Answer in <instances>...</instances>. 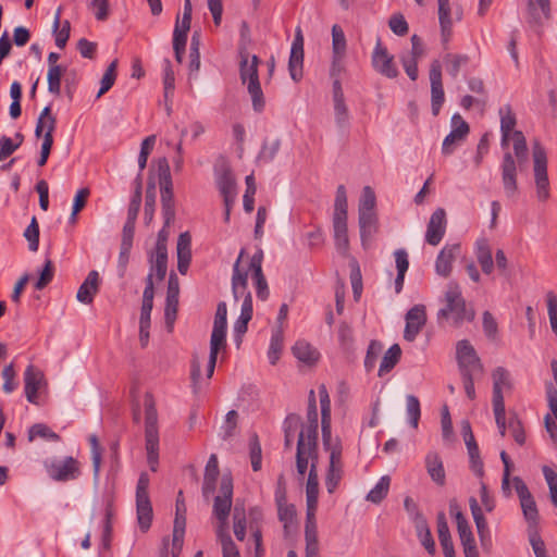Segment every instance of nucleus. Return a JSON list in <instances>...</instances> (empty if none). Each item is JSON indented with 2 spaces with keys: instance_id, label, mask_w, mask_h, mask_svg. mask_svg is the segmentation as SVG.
<instances>
[{
  "instance_id": "nucleus-1",
  "label": "nucleus",
  "mask_w": 557,
  "mask_h": 557,
  "mask_svg": "<svg viewBox=\"0 0 557 557\" xmlns=\"http://www.w3.org/2000/svg\"><path fill=\"white\" fill-rule=\"evenodd\" d=\"M262 263L263 250L257 248L248 260H246L245 250L242 249L233 264L232 294L236 301L243 298L240 314L233 327L234 335L238 339L247 332L248 322L251 320L253 312L252 297L248 288V277L250 276L252 280L258 299L264 301L270 295L268 282L262 271Z\"/></svg>"
},
{
  "instance_id": "nucleus-2",
  "label": "nucleus",
  "mask_w": 557,
  "mask_h": 557,
  "mask_svg": "<svg viewBox=\"0 0 557 557\" xmlns=\"http://www.w3.org/2000/svg\"><path fill=\"white\" fill-rule=\"evenodd\" d=\"M156 173L161 193V202L164 216V226L158 234L156 248L151 252L149 263L152 270L157 271V280L163 281L168 271V248L166 240L169 232L165 230L174 221V193L172 174L168 160L160 158L157 162Z\"/></svg>"
},
{
  "instance_id": "nucleus-3",
  "label": "nucleus",
  "mask_w": 557,
  "mask_h": 557,
  "mask_svg": "<svg viewBox=\"0 0 557 557\" xmlns=\"http://www.w3.org/2000/svg\"><path fill=\"white\" fill-rule=\"evenodd\" d=\"M227 307L224 301L218 304L213 329L210 338V352L206 362L194 357L190 363V387L196 397H199L209 387L213 375L218 355L226 347Z\"/></svg>"
},
{
  "instance_id": "nucleus-4",
  "label": "nucleus",
  "mask_w": 557,
  "mask_h": 557,
  "mask_svg": "<svg viewBox=\"0 0 557 557\" xmlns=\"http://www.w3.org/2000/svg\"><path fill=\"white\" fill-rule=\"evenodd\" d=\"M348 202L347 191L344 185L336 188L334 199V211L332 216L333 238L336 250L344 257L348 256L349 237H348Z\"/></svg>"
},
{
  "instance_id": "nucleus-5",
  "label": "nucleus",
  "mask_w": 557,
  "mask_h": 557,
  "mask_svg": "<svg viewBox=\"0 0 557 557\" xmlns=\"http://www.w3.org/2000/svg\"><path fill=\"white\" fill-rule=\"evenodd\" d=\"M480 499L482 506L479 504L475 497H470L469 507L476 527L481 545L484 549H490L492 546L491 530L483 511L485 510L486 512H492L495 509L496 504L494 497L491 495L486 484L483 481L480 482Z\"/></svg>"
},
{
  "instance_id": "nucleus-6",
  "label": "nucleus",
  "mask_w": 557,
  "mask_h": 557,
  "mask_svg": "<svg viewBox=\"0 0 557 557\" xmlns=\"http://www.w3.org/2000/svg\"><path fill=\"white\" fill-rule=\"evenodd\" d=\"M145 407V437L147 461L151 471H157L159 459V435H158V414L152 396L147 393L144 397Z\"/></svg>"
},
{
  "instance_id": "nucleus-7",
  "label": "nucleus",
  "mask_w": 557,
  "mask_h": 557,
  "mask_svg": "<svg viewBox=\"0 0 557 557\" xmlns=\"http://www.w3.org/2000/svg\"><path fill=\"white\" fill-rule=\"evenodd\" d=\"M446 306L438 311V318H451L455 324L474 319V311L468 309L457 283H449L445 293Z\"/></svg>"
},
{
  "instance_id": "nucleus-8",
  "label": "nucleus",
  "mask_w": 557,
  "mask_h": 557,
  "mask_svg": "<svg viewBox=\"0 0 557 557\" xmlns=\"http://www.w3.org/2000/svg\"><path fill=\"white\" fill-rule=\"evenodd\" d=\"M532 157L535 198L539 202L545 203L552 195L547 173V156L545 148L537 141L533 145Z\"/></svg>"
},
{
  "instance_id": "nucleus-9",
  "label": "nucleus",
  "mask_w": 557,
  "mask_h": 557,
  "mask_svg": "<svg viewBox=\"0 0 557 557\" xmlns=\"http://www.w3.org/2000/svg\"><path fill=\"white\" fill-rule=\"evenodd\" d=\"M310 454L308 456H304L305 463L302 468H299L298 463V451L296 453V468L297 472L300 476H304L305 473L308 470V467H310L307 483H306V504H307V511H310V515H312V511H317L318 509V500H319V478H318V471H317V465H318V448H312V451H309Z\"/></svg>"
},
{
  "instance_id": "nucleus-10",
  "label": "nucleus",
  "mask_w": 557,
  "mask_h": 557,
  "mask_svg": "<svg viewBox=\"0 0 557 557\" xmlns=\"http://www.w3.org/2000/svg\"><path fill=\"white\" fill-rule=\"evenodd\" d=\"M308 422L302 426L297 442L298 448V463L299 468H302L305 463L304 456H308L310 449L317 447V438H318V411L314 397L309 405L308 409Z\"/></svg>"
},
{
  "instance_id": "nucleus-11",
  "label": "nucleus",
  "mask_w": 557,
  "mask_h": 557,
  "mask_svg": "<svg viewBox=\"0 0 557 557\" xmlns=\"http://www.w3.org/2000/svg\"><path fill=\"white\" fill-rule=\"evenodd\" d=\"M258 57L248 53L240 55V78L247 85L252 104H262V90L258 77Z\"/></svg>"
},
{
  "instance_id": "nucleus-12",
  "label": "nucleus",
  "mask_w": 557,
  "mask_h": 557,
  "mask_svg": "<svg viewBox=\"0 0 557 557\" xmlns=\"http://www.w3.org/2000/svg\"><path fill=\"white\" fill-rule=\"evenodd\" d=\"M233 482L231 476L224 475L221 480L219 495L214 498L213 515L219 520L216 535L227 532V519L232 507Z\"/></svg>"
},
{
  "instance_id": "nucleus-13",
  "label": "nucleus",
  "mask_w": 557,
  "mask_h": 557,
  "mask_svg": "<svg viewBox=\"0 0 557 557\" xmlns=\"http://www.w3.org/2000/svg\"><path fill=\"white\" fill-rule=\"evenodd\" d=\"M149 476L147 473L139 475L136 486V512L139 529L147 532L152 522V507L148 494Z\"/></svg>"
},
{
  "instance_id": "nucleus-14",
  "label": "nucleus",
  "mask_w": 557,
  "mask_h": 557,
  "mask_svg": "<svg viewBox=\"0 0 557 557\" xmlns=\"http://www.w3.org/2000/svg\"><path fill=\"white\" fill-rule=\"evenodd\" d=\"M513 488L519 497L523 517L528 522L529 529H537L539 510L535 500L530 493L527 484L519 476L512 478Z\"/></svg>"
},
{
  "instance_id": "nucleus-15",
  "label": "nucleus",
  "mask_w": 557,
  "mask_h": 557,
  "mask_svg": "<svg viewBox=\"0 0 557 557\" xmlns=\"http://www.w3.org/2000/svg\"><path fill=\"white\" fill-rule=\"evenodd\" d=\"M456 360L460 374L483 372V364L474 347L467 339L457 342Z\"/></svg>"
},
{
  "instance_id": "nucleus-16",
  "label": "nucleus",
  "mask_w": 557,
  "mask_h": 557,
  "mask_svg": "<svg viewBox=\"0 0 557 557\" xmlns=\"http://www.w3.org/2000/svg\"><path fill=\"white\" fill-rule=\"evenodd\" d=\"M46 469L49 476L58 482L76 480L81 475L79 462L73 457L47 461Z\"/></svg>"
},
{
  "instance_id": "nucleus-17",
  "label": "nucleus",
  "mask_w": 557,
  "mask_h": 557,
  "mask_svg": "<svg viewBox=\"0 0 557 557\" xmlns=\"http://www.w3.org/2000/svg\"><path fill=\"white\" fill-rule=\"evenodd\" d=\"M214 182L223 197L224 202H235L237 198V185L231 168L225 163L214 166Z\"/></svg>"
},
{
  "instance_id": "nucleus-18",
  "label": "nucleus",
  "mask_w": 557,
  "mask_h": 557,
  "mask_svg": "<svg viewBox=\"0 0 557 557\" xmlns=\"http://www.w3.org/2000/svg\"><path fill=\"white\" fill-rule=\"evenodd\" d=\"M371 63L377 73L387 78H396L398 76L399 72L396 64L394 63V57L388 53L381 39L376 40L371 57Z\"/></svg>"
},
{
  "instance_id": "nucleus-19",
  "label": "nucleus",
  "mask_w": 557,
  "mask_h": 557,
  "mask_svg": "<svg viewBox=\"0 0 557 557\" xmlns=\"http://www.w3.org/2000/svg\"><path fill=\"white\" fill-rule=\"evenodd\" d=\"M492 405H505L504 395L513 388L511 372L505 367H496L492 373Z\"/></svg>"
},
{
  "instance_id": "nucleus-20",
  "label": "nucleus",
  "mask_w": 557,
  "mask_h": 557,
  "mask_svg": "<svg viewBox=\"0 0 557 557\" xmlns=\"http://www.w3.org/2000/svg\"><path fill=\"white\" fill-rule=\"evenodd\" d=\"M324 447L330 450V465L325 476V486L327 492L332 494L342 479V448L338 443L333 445L332 440L329 446Z\"/></svg>"
},
{
  "instance_id": "nucleus-21",
  "label": "nucleus",
  "mask_w": 557,
  "mask_h": 557,
  "mask_svg": "<svg viewBox=\"0 0 557 557\" xmlns=\"http://www.w3.org/2000/svg\"><path fill=\"white\" fill-rule=\"evenodd\" d=\"M552 17L550 0H528L525 21L533 28H542Z\"/></svg>"
},
{
  "instance_id": "nucleus-22",
  "label": "nucleus",
  "mask_w": 557,
  "mask_h": 557,
  "mask_svg": "<svg viewBox=\"0 0 557 557\" xmlns=\"http://www.w3.org/2000/svg\"><path fill=\"white\" fill-rule=\"evenodd\" d=\"M468 134V123L459 114H454L450 121V132L444 138L442 144L443 154H451L456 146L459 145L462 140H465Z\"/></svg>"
},
{
  "instance_id": "nucleus-23",
  "label": "nucleus",
  "mask_w": 557,
  "mask_h": 557,
  "mask_svg": "<svg viewBox=\"0 0 557 557\" xmlns=\"http://www.w3.org/2000/svg\"><path fill=\"white\" fill-rule=\"evenodd\" d=\"M404 338L413 342L426 323V310L424 305H414L405 315Z\"/></svg>"
},
{
  "instance_id": "nucleus-24",
  "label": "nucleus",
  "mask_w": 557,
  "mask_h": 557,
  "mask_svg": "<svg viewBox=\"0 0 557 557\" xmlns=\"http://www.w3.org/2000/svg\"><path fill=\"white\" fill-rule=\"evenodd\" d=\"M502 183L504 194L508 199H515L518 194L517 163L510 152H505L502 164Z\"/></svg>"
},
{
  "instance_id": "nucleus-25",
  "label": "nucleus",
  "mask_w": 557,
  "mask_h": 557,
  "mask_svg": "<svg viewBox=\"0 0 557 557\" xmlns=\"http://www.w3.org/2000/svg\"><path fill=\"white\" fill-rule=\"evenodd\" d=\"M304 67V35L300 27L295 29L294 40L290 47L288 70L293 81L297 82L302 77Z\"/></svg>"
},
{
  "instance_id": "nucleus-26",
  "label": "nucleus",
  "mask_w": 557,
  "mask_h": 557,
  "mask_svg": "<svg viewBox=\"0 0 557 557\" xmlns=\"http://www.w3.org/2000/svg\"><path fill=\"white\" fill-rule=\"evenodd\" d=\"M460 244H446L438 252L435 260V272L437 275L447 277L450 275L453 264L460 255Z\"/></svg>"
},
{
  "instance_id": "nucleus-27",
  "label": "nucleus",
  "mask_w": 557,
  "mask_h": 557,
  "mask_svg": "<svg viewBox=\"0 0 557 557\" xmlns=\"http://www.w3.org/2000/svg\"><path fill=\"white\" fill-rule=\"evenodd\" d=\"M446 232V212L444 209H436L428 223L425 240L432 246H437Z\"/></svg>"
},
{
  "instance_id": "nucleus-28",
  "label": "nucleus",
  "mask_w": 557,
  "mask_h": 557,
  "mask_svg": "<svg viewBox=\"0 0 557 557\" xmlns=\"http://www.w3.org/2000/svg\"><path fill=\"white\" fill-rule=\"evenodd\" d=\"M44 383L45 376L42 371L29 364L24 372V392L29 403L37 404V393Z\"/></svg>"
},
{
  "instance_id": "nucleus-29",
  "label": "nucleus",
  "mask_w": 557,
  "mask_h": 557,
  "mask_svg": "<svg viewBox=\"0 0 557 557\" xmlns=\"http://www.w3.org/2000/svg\"><path fill=\"white\" fill-rule=\"evenodd\" d=\"M191 257V236L188 232L181 233L176 239V268L182 275L187 274Z\"/></svg>"
},
{
  "instance_id": "nucleus-30",
  "label": "nucleus",
  "mask_w": 557,
  "mask_h": 557,
  "mask_svg": "<svg viewBox=\"0 0 557 557\" xmlns=\"http://www.w3.org/2000/svg\"><path fill=\"white\" fill-rule=\"evenodd\" d=\"M441 40L446 48L453 37L454 13L449 0H437Z\"/></svg>"
},
{
  "instance_id": "nucleus-31",
  "label": "nucleus",
  "mask_w": 557,
  "mask_h": 557,
  "mask_svg": "<svg viewBox=\"0 0 557 557\" xmlns=\"http://www.w3.org/2000/svg\"><path fill=\"white\" fill-rule=\"evenodd\" d=\"M358 225L360 232L361 245L368 249L373 235L377 232L379 220L376 212H359Z\"/></svg>"
},
{
  "instance_id": "nucleus-32",
  "label": "nucleus",
  "mask_w": 557,
  "mask_h": 557,
  "mask_svg": "<svg viewBox=\"0 0 557 557\" xmlns=\"http://www.w3.org/2000/svg\"><path fill=\"white\" fill-rule=\"evenodd\" d=\"M474 255L482 272L486 275L492 274L494 270V260L492 249L486 237H480L475 240Z\"/></svg>"
},
{
  "instance_id": "nucleus-33",
  "label": "nucleus",
  "mask_w": 557,
  "mask_h": 557,
  "mask_svg": "<svg viewBox=\"0 0 557 557\" xmlns=\"http://www.w3.org/2000/svg\"><path fill=\"white\" fill-rule=\"evenodd\" d=\"M294 357L306 367H313L320 359V352L311 344L299 339L292 348Z\"/></svg>"
},
{
  "instance_id": "nucleus-34",
  "label": "nucleus",
  "mask_w": 557,
  "mask_h": 557,
  "mask_svg": "<svg viewBox=\"0 0 557 557\" xmlns=\"http://www.w3.org/2000/svg\"><path fill=\"white\" fill-rule=\"evenodd\" d=\"M99 290V273L92 270L88 273L85 281L79 286L76 299L85 305H90L94 301L95 295Z\"/></svg>"
},
{
  "instance_id": "nucleus-35",
  "label": "nucleus",
  "mask_w": 557,
  "mask_h": 557,
  "mask_svg": "<svg viewBox=\"0 0 557 557\" xmlns=\"http://www.w3.org/2000/svg\"><path fill=\"white\" fill-rule=\"evenodd\" d=\"M320 396V406H321V416H322V438L323 445L329 446L330 441L332 440L331 434V401L326 388L322 386L319 389Z\"/></svg>"
},
{
  "instance_id": "nucleus-36",
  "label": "nucleus",
  "mask_w": 557,
  "mask_h": 557,
  "mask_svg": "<svg viewBox=\"0 0 557 557\" xmlns=\"http://www.w3.org/2000/svg\"><path fill=\"white\" fill-rule=\"evenodd\" d=\"M315 512L312 511V515H310V511H307L306 515V557H317L319 552Z\"/></svg>"
},
{
  "instance_id": "nucleus-37",
  "label": "nucleus",
  "mask_w": 557,
  "mask_h": 557,
  "mask_svg": "<svg viewBox=\"0 0 557 557\" xmlns=\"http://www.w3.org/2000/svg\"><path fill=\"white\" fill-rule=\"evenodd\" d=\"M425 468L428 474L437 485H444L446 474L442 458L436 451H429L425 456Z\"/></svg>"
},
{
  "instance_id": "nucleus-38",
  "label": "nucleus",
  "mask_w": 557,
  "mask_h": 557,
  "mask_svg": "<svg viewBox=\"0 0 557 557\" xmlns=\"http://www.w3.org/2000/svg\"><path fill=\"white\" fill-rule=\"evenodd\" d=\"M430 82L432 104H441L444 101V89L442 84V66L438 61H434L431 64Z\"/></svg>"
},
{
  "instance_id": "nucleus-39",
  "label": "nucleus",
  "mask_w": 557,
  "mask_h": 557,
  "mask_svg": "<svg viewBox=\"0 0 557 557\" xmlns=\"http://www.w3.org/2000/svg\"><path fill=\"white\" fill-rule=\"evenodd\" d=\"M275 500L277 505L278 518L284 523V528H288L295 521L296 509L294 505L287 504L284 491H276Z\"/></svg>"
},
{
  "instance_id": "nucleus-40",
  "label": "nucleus",
  "mask_w": 557,
  "mask_h": 557,
  "mask_svg": "<svg viewBox=\"0 0 557 557\" xmlns=\"http://www.w3.org/2000/svg\"><path fill=\"white\" fill-rule=\"evenodd\" d=\"M54 128L55 117L51 114V107H44L37 120L35 135L36 137L44 136V138H48V135L52 136Z\"/></svg>"
},
{
  "instance_id": "nucleus-41",
  "label": "nucleus",
  "mask_w": 557,
  "mask_h": 557,
  "mask_svg": "<svg viewBox=\"0 0 557 557\" xmlns=\"http://www.w3.org/2000/svg\"><path fill=\"white\" fill-rule=\"evenodd\" d=\"M178 23V17L176 16V24ZM182 30L176 28V62H181V53L186 45V33L190 27V4L189 0H186L185 13L181 24Z\"/></svg>"
},
{
  "instance_id": "nucleus-42",
  "label": "nucleus",
  "mask_w": 557,
  "mask_h": 557,
  "mask_svg": "<svg viewBox=\"0 0 557 557\" xmlns=\"http://www.w3.org/2000/svg\"><path fill=\"white\" fill-rule=\"evenodd\" d=\"M283 342H284V330L283 327L275 326V329L272 331L269 349H268V359L271 364H275L280 357L283 349Z\"/></svg>"
},
{
  "instance_id": "nucleus-43",
  "label": "nucleus",
  "mask_w": 557,
  "mask_h": 557,
  "mask_svg": "<svg viewBox=\"0 0 557 557\" xmlns=\"http://www.w3.org/2000/svg\"><path fill=\"white\" fill-rule=\"evenodd\" d=\"M516 126V117L509 110H500V133L502 140L500 145L503 149H507L510 143V136L512 135Z\"/></svg>"
},
{
  "instance_id": "nucleus-44",
  "label": "nucleus",
  "mask_w": 557,
  "mask_h": 557,
  "mask_svg": "<svg viewBox=\"0 0 557 557\" xmlns=\"http://www.w3.org/2000/svg\"><path fill=\"white\" fill-rule=\"evenodd\" d=\"M449 511H450V515L454 516V518L456 520L457 531H458L460 541L474 537L467 518L459 510V507L456 503H450Z\"/></svg>"
},
{
  "instance_id": "nucleus-45",
  "label": "nucleus",
  "mask_w": 557,
  "mask_h": 557,
  "mask_svg": "<svg viewBox=\"0 0 557 557\" xmlns=\"http://www.w3.org/2000/svg\"><path fill=\"white\" fill-rule=\"evenodd\" d=\"M401 356V349L398 344L392 345L387 351L384 354L380 368H379V376H383L385 373H388L399 361Z\"/></svg>"
},
{
  "instance_id": "nucleus-46",
  "label": "nucleus",
  "mask_w": 557,
  "mask_h": 557,
  "mask_svg": "<svg viewBox=\"0 0 557 557\" xmlns=\"http://www.w3.org/2000/svg\"><path fill=\"white\" fill-rule=\"evenodd\" d=\"M414 528L421 545L428 550L429 554L433 555L435 553V542L432 537L426 519L419 520V522L414 523Z\"/></svg>"
},
{
  "instance_id": "nucleus-47",
  "label": "nucleus",
  "mask_w": 557,
  "mask_h": 557,
  "mask_svg": "<svg viewBox=\"0 0 557 557\" xmlns=\"http://www.w3.org/2000/svg\"><path fill=\"white\" fill-rule=\"evenodd\" d=\"M391 484V478L383 475L376 484L367 494V500L373 504H380L387 495Z\"/></svg>"
},
{
  "instance_id": "nucleus-48",
  "label": "nucleus",
  "mask_w": 557,
  "mask_h": 557,
  "mask_svg": "<svg viewBox=\"0 0 557 557\" xmlns=\"http://www.w3.org/2000/svg\"><path fill=\"white\" fill-rule=\"evenodd\" d=\"M165 323L171 332L174 323V271L171 270L168 282V296L165 307Z\"/></svg>"
},
{
  "instance_id": "nucleus-49",
  "label": "nucleus",
  "mask_w": 557,
  "mask_h": 557,
  "mask_svg": "<svg viewBox=\"0 0 557 557\" xmlns=\"http://www.w3.org/2000/svg\"><path fill=\"white\" fill-rule=\"evenodd\" d=\"M406 416L409 425L417 429L421 417V407L418 397L414 395L406 396Z\"/></svg>"
},
{
  "instance_id": "nucleus-50",
  "label": "nucleus",
  "mask_w": 557,
  "mask_h": 557,
  "mask_svg": "<svg viewBox=\"0 0 557 557\" xmlns=\"http://www.w3.org/2000/svg\"><path fill=\"white\" fill-rule=\"evenodd\" d=\"M510 141H512V148L517 158V162L519 164L525 163L528 160V147L525 137L522 132H513L510 136Z\"/></svg>"
},
{
  "instance_id": "nucleus-51",
  "label": "nucleus",
  "mask_w": 557,
  "mask_h": 557,
  "mask_svg": "<svg viewBox=\"0 0 557 557\" xmlns=\"http://www.w3.org/2000/svg\"><path fill=\"white\" fill-rule=\"evenodd\" d=\"M347 40L343 28L338 24L332 26V53L346 55Z\"/></svg>"
},
{
  "instance_id": "nucleus-52",
  "label": "nucleus",
  "mask_w": 557,
  "mask_h": 557,
  "mask_svg": "<svg viewBox=\"0 0 557 557\" xmlns=\"http://www.w3.org/2000/svg\"><path fill=\"white\" fill-rule=\"evenodd\" d=\"M40 437L51 442H59L60 436L53 432L48 425L44 423H36L28 430V441L33 442L35 438Z\"/></svg>"
},
{
  "instance_id": "nucleus-53",
  "label": "nucleus",
  "mask_w": 557,
  "mask_h": 557,
  "mask_svg": "<svg viewBox=\"0 0 557 557\" xmlns=\"http://www.w3.org/2000/svg\"><path fill=\"white\" fill-rule=\"evenodd\" d=\"M200 33L194 32L189 46V72L197 73L200 67Z\"/></svg>"
},
{
  "instance_id": "nucleus-54",
  "label": "nucleus",
  "mask_w": 557,
  "mask_h": 557,
  "mask_svg": "<svg viewBox=\"0 0 557 557\" xmlns=\"http://www.w3.org/2000/svg\"><path fill=\"white\" fill-rule=\"evenodd\" d=\"M376 197L372 187L364 186L358 203L359 212H375Z\"/></svg>"
},
{
  "instance_id": "nucleus-55",
  "label": "nucleus",
  "mask_w": 557,
  "mask_h": 557,
  "mask_svg": "<svg viewBox=\"0 0 557 557\" xmlns=\"http://www.w3.org/2000/svg\"><path fill=\"white\" fill-rule=\"evenodd\" d=\"M60 15H61V9H58L54 21H53V29L57 32L55 35V45L60 49H63L69 40L70 37V22L65 21L63 23V26L61 29L60 27Z\"/></svg>"
},
{
  "instance_id": "nucleus-56",
  "label": "nucleus",
  "mask_w": 557,
  "mask_h": 557,
  "mask_svg": "<svg viewBox=\"0 0 557 557\" xmlns=\"http://www.w3.org/2000/svg\"><path fill=\"white\" fill-rule=\"evenodd\" d=\"M238 422V413L236 410H230L220 426V435L223 440L232 437L235 433Z\"/></svg>"
},
{
  "instance_id": "nucleus-57",
  "label": "nucleus",
  "mask_w": 557,
  "mask_h": 557,
  "mask_svg": "<svg viewBox=\"0 0 557 557\" xmlns=\"http://www.w3.org/2000/svg\"><path fill=\"white\" fill-rule=\"evenodd\" d=\"M116 69H117V60H113L107 67L102 78L101 86L99 91L97 92V98L106 94L114 84L116 78Z\"/></svg>"
},
{
  "instance_id": "nucleus-58",
  "label": "nucleus",
  "mask_w": 557,
  "mask_h": 557,
  "mask_svg": "<svg viewBox=\"0 0 557 557\" xmlns=\"http://www.w3.org/2000/svg\"><path fill=\"white\" fill-rule=\"evenodd\" d=\"M542 472L549 490L550 502L557 508V472L548 466H543Z\"/></svg>"
},
{
  "instance_id": "nucleus-59",
  "label": "nucleus",
  "mask_w": 557,
  "mask_h": 557,
  "mask_svg": "<svg viewBox=\"0 0 557 557\" xmlns=\"http://www.w3.org/2000/svg\"><path fill=\"white\" fill-rule=\"evenodd\" d=\"M24 237L28 242V248L35 252L39 247V225L36 216L32 218L29 225L24 231Z\"/></svg>"
},
{
  "instance_id": "nucleus-60",
  "label": "nucleus",
  "mask_w": 557,
  "mask_h": 557,
  "mask_svg": "<svg viewBox=\"0 0 557 557\" xmlns=\"http://www.w3.org/2000/svg\"><path fill=\"white\" fill-rule=\"evenodd\" d=\"M90 446H91V461H92V470H94V481L98 483L100 467H101V448L96 435H91L89 437Z\"/></svg>"
},
{
  "instance_id": "nucleus-61",
  "label": "nucleus",
  "mask_w": 557,
  "mask_h": 557,
  "mask_svg": "<svg viewBox=\"0 0 557 557\" xmlns=\"http://www.w3.org/2000/svg\"><path fill=\"white\" fill-rule=\"evenodd\" d=\"M64 70L62 66H52L48 69V90L50 94L59 95L61 91V78Z\"/></svg>"
},
{
  "instance_id": "nucleus-62",
  "label": "nucleus",
  "mask_w": 557,
  "mask_h": 557,
  "mask_svg": "<svg viewBox=\"0 0 557 557\" xmlns=\"http://www.w3.org/2000/svg\"><path fill=\"white\" fill-rule=\"evenodd\" d=\"M442 437L446 443L454 441L453 421L447 406L442 408L441 412Z\"/></svg>"
},
{
  "instance_id": "nucleus-63",
  "label": "nucleus",
  "mask_w": 557,
  "mask_h": 557,
  "mask_svg": "<svg viewBox=\"0 0 557 557\" xmlns=\"http://www.w3.org/2000/svg\"><path fill=\"white\" fill-rule=\"evenodd\" d=\"M17 143H13L10 137L2 136L0 138V161L10 157L22 144L23 136L21 134H16Z\"/></svg>"
},
{
  "instance_id": "nucleus-64",
  "label": "nucleus",
  "mask_w": 557,
  "mask_h": 557,
  "mask_svg": "<svg viewBox=\"0 0 557 557\" xmlns=\"http://www.w3.org/2000/svg\"><path fill=\"white\" fill-rule=\"evenodd\" d=\"M15 376L16 373L13 363H10L3 368L2 377L4 382L2 388L4 393L11 394L17 388L18 382L15 380Z\"/></svg>"
}]
</instances>
